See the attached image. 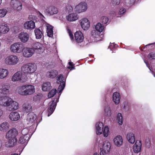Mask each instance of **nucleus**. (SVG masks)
Here are the masks:
<instances>
[{
  "label": "nucleus",
  "instance_id": "1",
  "mask_svg": "<svg viewBox=\"0 0 155 155\" xmlns=\"http://www.w3.org/2000/svg\"><path fill=\"white\" fill-rule=\"evenodd\" d=\"M18 134V131L14 128L9 130L6 132L5 138L8 140L5 144L6 147H13L16 145L17 141V136Z\"/></svg>",
  "mask_w": 155,
  "mask_h": 155
},
{
  "label": "nucleus",
  "instance_id": "2",
  "mask_svg": "<svg viewBox=\"0 0 155 155\" xmlns=\"http://www.w3.org/2000/svg\"><path fill=\"white\" fill-rule=\"evenodd\" d=\"M16 91L22 96L31 95L35 93V88L34 86L31 84L22 85L17 87Z\"/></svg>",
  "mask_w": 155,
  "mask_h": 155
},
{
  "label": "nucleus",
  "instance_id": "3",
  "mask_svg": "<svg viewBox=\"0 0 155 155\" xmlns=\"http://www.w3.org/2000/svg\"><path fill=\"white\" fill-rule=\"evenodd\" d=\"M28 78L27 74L19 71L16 72L13 75L11 78V80L14 82L20 81L24 83L27 81Z\"/></svg>",
  "mask_w": 155,
  "mask_h": 155
},
{
  "label": "nucleus",
  "instance_id": "4",
  "mask_svg": "<svg viewBox=\"0 0 155 155\" xmlns=\"http://www.w3.org/2000/svg\"><path fill=\"white\" fill-rule=\"evenodd\" d=\"M21 71L23 74L29 73L33 72L37 69L36 65L32 63H28L23 65L21 67Z\"/></svg>",
  "mask_w": 155,
  "mask_h": 155
},
{
  "label": "nucleus",
  "instance_id": "5",
  "mask_svg": "<svg viewBox=\"0 0 155 155\" xmlns=\"http://www.w3.org/2000/svg\"><path fill=\"white\" fill-rule=\"evenodd\" d=\"M19 61V59L16 55H10L7 56L5 59V63L9 65H15Z\"/></svg>",
  "mask_w": 155,
  "mask_h": 155
},
{
  "label": "nucleus",
  "instance_id": "6",
  "mask_svg": "<svg viewBox=\"0 0 155 155\" xmlns=\"http://www.w3.org/2000/svg\"><path fill=\"white\" fill-rule=\"evenodd\" d=\"M24 46L20 42H15L10 46V50L13 53H20L22 52Z\"/></svg>",
  "mask_w": 155,
  "mask_h": 155
},
{
  "label": "nucleus",
  "instance_id": "7",
  "mask_svg": "<svg viewBox=\"0 0 155 155\" xmlns=\"http://www.w3.org/2000/svg\"><path fill=\"white\" fill-rule=\"evenodd\" d=\"M87 9V5L84 2L79 3L74 8V11L77 13H81L86 12Z\"/></svg>",
  "mask_w": 155,
  "mask_h": 155
},
{
  "label": "nucleus",
  "instance_id": "8",
  "mask_svg": "<svg viewBox=\"0 0 155 155\" xmlns=\"http://www.w3.org/2000/svg\"><path fill=\"white\" fill-rule=\"evenodd\" d=\"M111 144L108 141H105L100 148V155H106L110 150Z\"/></svg>",
  "mask_w": 155,
  "mask_h": 155
},
{
  "label": "nucleus",
  "instance_id": "9",
  "mask_svg": "<svg viewBox=\"0 0 155 155\" xmlns=\"http://www.w3.org/2000/svg\"><path fill=\"white\" fill-rule=\"evenodd\" d=\"M11 7L14 10L21 11L22 9V5L21 2L18 0H12L10 2Z\"/></svg>",
  "mask_w": 155,
  "mask_h": 155
},
{
  "label": "nucleus",
  "instance_id": "10",
  "mask_svg": "<svg viewBox=\"0 0 155 155\" xmlns=\"http://www.w3.org/2000/svg\"><path fill=\"white\" fill-rule=\"evenodd\" d=\"M35 51L34 49L31 48L25 47L24 46L22 51V56L26 58L31 57L34 54Z\"/></svg>",
  "mask_w": 155,
  "mask_h": 155
},
{
  "label": "nucleus",
  "instance_id": "11",
  "mask_svg": "<svg viewBox=\"0 0 155 155\" xmlns=\"http://www.w3.org/2000/svg\"><path fill=\"white\" fill-rule=\"evenodd\" d=\"M19 107L18 103L11 98L7 108L9 111H13L18 110Z\"/></svg>",
  "mask_w": 155,
  "mask_h": 155
},
{
  "label": "nucleus",
  "instance_id": "12",
  "mask_svg": "<svg viewBox=\"0 0 155 155\" xmlns=\"http://www.w3.org/2000/svg\"><path fill=\"white\" fill-rule=\"evenodd\" d=\"M11 98L5 96L0 98V106L2 107H6L8 108Z\"/></svg>",
  "mask_w": 155,
  "mask_h": 155
},
{
  "label": "nucleus",
  "instance_id": "13",
  "mask_svg": "<svg viewBox=\"0 0 155 155\" xmlns=\"http://www.w3.org/2000/svg\"><path fill=\"white\" fill-rule=\"evenodd\" d=\"M80 23L82 28L84 30H88L90 27L89 21L86 18H83L80 20Z\"/></svg>",
  "mask_w": 155,
  "mask_h": 155
},
{
  "label": "nucleus",
  "instance_id": "14",
  "mask_svg": "<svg viewBox=\"0 0 155 155\" xmlns=\"http://www.w3.org/2000/svg\"><path fill=\"white\" fill-rule=\"evenodd\" d=\"M63 76L61 75H59L57 77V83H59L61 82L59 85L58 90V92L60 93L63 91L65 87V82L62 80Z\"/></svg>",
  "mask_w": 155,
  "mask_h": 155
},
{
  "label": "nucleus",
  "instance_id": "15",
  "mask_svg": "<svg viewBox=\"0 0 155 155\" xmlns=\"http://www.w3.org/2000/svg\"><path fill=\"white\" fill-rule=\"evenodd\" d=\"M58 101V100L57 99L56 102L54 101V100H53L49 103L48 104V117H49L53 113L55 109L56 105V102Z\"/></svg>",
  "mask_w": 155,
  "mask_h": 155
},
{
  "label": "nucleus",
  "instance_id": "16",
  "mask_svg": "<svg viewBox=\"0 0 155 155\" xmlns=\"http://www.w3.org/2000/svg\"><path fill=\"white\" fill-rule=\"evenodd\" d=\"M18 38L21 42L25 43L28 40L29 35L26 32H22L18 34Z\"/></svg>",
  "mask_w": 155,
  "mask_h": 155
},
{
  "label": "nucleus",
  "instance_id": "17",
  "mask_svg": "<svg viewBox=\"0 0 155 155\" xmlns=\"http://www.w3.org/2000/svg\"><path fill=\"white\" fill-rule=\"evenodd\" d=\"M113 141L115 145L117 147H120L123 143L122 137L119 135L115 136L113 139Z\"/></svg>",
  "mask_w": 155,
  "mask_h": 155
},
{
  "label": "nucleus",
  "instance_id": "18",
  "mask_svg": "<svg viewBox=\"0 0 155 155\" xmlns=\"http://www.w3.org/2000/svg\"><path fill=\"white\" fill-rule=\"evenodd\" d=\"M8 117L11 120L16 121L20 119V114L17 112H12L10 113Z\"/></svg>",
  "mask_w": 155,
  "mask_h": 155
},
{
  "label": "nucleus",
  "instance_id": "19",
  "mask_svg": "<svg viewBox=\"0 0 155 155\" xmlns=\"http://www.w3.org/2000/svg\"><path fill=\"white\" fill-rule=\"evenodd\" d=\"M142 144L140 140H137L134 145L133 149L134 152L135 153H138L141 151Z\"/></svg>",
  "mask_w": 155,
  "mask_h": 155
},
{
  "label": "nucleus",
  "instance_id": "20",
  "mask_svg": "<svg viewBox=\"0 0 155 155\" xmlns=\"http://www.w3.org/2000/svg\"><path fill=\"white\" fill-rule=\"evenodd\" d=\"M74 37L77 43H81L82 42L84 39L83 34L80 31H77L74 34Z\"/></svg>",
  "mask_w": 155,
  "mask_h": 155
},
{
  "label": "nucleus",
  "instance_id": "21",
  "mask_svg": "<svg viewBox=\"0 0 155 155\" xmlns=\"http://www.w3.org/2000/svg\"><path fill=\"white\" fill-rule=\"evenodd\" d=\"M66 18L68 21H74L78 19L79 16L76 13H72L67 15Z\"/></svg>",
  "mask_w": 155,
  "mask_h": 155
},
{
  "label": "nucleus",
  "instance_id": "22",
  "mask_svg": "<svg viewBox=\"0 0 155 155\" xmlns=\"http://www.w3.org/2000/svg\"><path fill=\"white\" fill-rule=\"evenodd\" d=\"M25 29L29 30L33 29L35 27V23L32 20L27 21L24 24Z\"/></svg>",
  "mask_w": 155,
  "mask_h": 155
},
{
  "label": "nucleus",
  "instance_id": "23",
  "mask_svg": "<svg viewBox=\"0 0 155 155\" xmlns=\"http://www.w3.org/2000/svg\"><path fill=\"white\" fill-rule=\"evenodd\" d=\"M58 74V71L56 70H51L46 73V76L48 78H54L56 77Z\"/></svg>",
  "mask_w": 155,
  "mask_h": 155
},
{
  "label": "nucleus",
  "instance_id": "24",
  "mask_svg": "<svg viewBox=\"0 0 155 155\" xmlns=\"http://www.w3.org/2000/svg\"><path fill=\"white\" fill-rule=\"evenodd\" d=\"M96 133L97 135H100L102 134L104 129V125L103 123L98 122L96 124Z\"/></svg>",
  "mask_w": 155,
  "mask_h": 155
},
{
  "label": "nucleus",
  "instance_id": "25",
  "mask_svg": "<svg viewBox=\"0 0 155 155\" xmlns=\"http://www.w3.org/2000/svg\"><path fill=\"white\" fill-rule=\"evenodd\" d=\"M9 74L8 69L3 68H0V79H2L6 78Z\"/></svg>",
  "mask_w": 155,
  "mask_h": 155
},
{
  "label": "nucleus",
  "instance_id": "26",
  "mask_svg": "<svg viewBox=\"0 0 155 155\" xmlns=\"http://www.w3.org/2000/svg\"><path fill=\"white\" fill-rule=\"evenodd\" d=\"M127 139L128 141L131 144L134 143L135 141V135L134 133L130 132L127 134Z\"/></svg>",
  "mask_w": 155,
  "mask_h": 155
},
{
  "label": "nucleus",
  "instance_id": "27",
  "mask_svg": "<svg viewBox=\"0 0 155 155\" xmlns=\"http://www.w3.org/2000/svg\"><path fill=\"white\" fill-rule=\"evenodd\" d=\"M10 127L9 123L4 122L0 124V130L2 132H5L8 130Z\"/></svg>",
  "mask_w": 155,
  "mask_h": 155
},
{
  "label": "nucleus",
  "instance_id": "28",
  "mask_svg": "<svg viewBox=\"0 0 155 155\" xmlns=\"http://www.w3.org/2000/svg\"><path fill=\"white\" fill-rule=\"evenodd\" d=\"M36 116L33 113H30L28 114L27 117L28 124H32L36 119Z\"/></svg>",
  "mask_w": 155,
  "mask_h": 155
},
{
  "label": "nucleus",
  "instance_id": "29",
  "mask_svg": "<svg viewBox=\"0 0 155 155\" xmlns=\"http://www.w3.org/2000/svg\"><path fill=\"white\" fill-rule=\"evenodd\" d=\"M0 31L2 34H6L9 31V28L7 24H5L0 26Z\"/></svg>",
  "mask_w": 155,
  "mask_h": 155
},
{
  "label": "nucleus",
  "instance_id": "30",
  "mask_svg": "<svg viewBox=\"0 0 155 155\" xmlns=\"http://www.w3.org/2000/svg\"><path fill=\"white\" fill-rule=\"evenodd\" d=\"M113 100L115 104H117L120 103V97L119 93L116 92H114L113 94Z\"/></svg>",
  "mask_w": 155,
  "mask_h": 155
},
{
  "label": "nucleus",
  "instance_id": "31",
  "mask_svg": "<svg viewBox=\"0 0 155 155\" xmlns=\"http://www.w3.org/2000/svg\"><path fill=\"white\" fill-rule=\"evenodd\" d=\"M47 12L51 15L57 14L58 12V8L53 6H51L48 8Z\"/></svg>",
  "mask_w": 155,
  "mask_h": 155
},
{
  "label": "nucleus",
  "instance_id": "32",
  "mask_svg": "<svg viewBox=\"0 0 155 155\" xmlns=\"http://www.w3.org/2000/svg\"><path fill=\"white\" fill-rule=\"evenodd\" d=\"M29 137L27 136H22L19 138L18 140V143L21 144H26L29 140Z\"/></svg>",
  "mask_w": 155,
  "mask_h": 155
},
{
  "label": "nucleus",
  "instance_id": "33",
  "mask_svg": "<svg viewBox=\"0 0 155 155\" xmlns=\"http://www.w3.org/2000/svg\"><path fill=\"white\" fill-rule=\"evenodd\" d=\"M47 32L48 36L52 37L53 36V27L47 24Z\"/></svg>",
  "mask_w": 155,
  "mask_h": 155
},
{
  "label": "nucleus",
  "instance_id": "34",
  "mask_svg": "<svg viewBox=\"0 0 155 155\" xmlns=\"http://www.w3.org/2000/svg\"><path fill=\"white\" fill-rule=\"evenodd\" d=\"M23 109L27 112L31 111L32 110V107L28 102L25 103L23 105Z\"/></svg>",
  "mask_w": 155,
  "mask_h": 155
},
{
  "label": "nucleus",
  "instance_id": "35",
  "mask_svg": "<svg viewBox=\"0 0 155 155\" xmlns=\"http://www.w3.org/2000/svg\"><path fill=\"white\" fill-rule=\"evenodd\" d=\"M36 38L37 39L41 38L43 35V33L38 28L35 29L34 31Z\"/></svg>",
  "mask_w": 155,
  "mask_h": 155
},
{
  "label": "nucleus",
  "instance_id": "36",
  "mask_svg": "<svg viewBox=\"0 0 155 155\" xmlns=\"http://www.w3.org/2000/svg\"><path fill=\"white\" fill-rule=\"evenodd\" d=\"M51 87L50 83L49 82H47L43 84L42 89L44 91H46L50 89Z\"/></svg>",
  "mask_w": 155,
  "mask_h": 155
},
{
  "label": "nucleus",
  "instance_id": "37",
  "mask_svg": "<svg viewBox=\"0 0 155 155\" xmlns=\"http://www.w3.org/2000/svg\"><path fill=\"white\" fill-rule=\"evenodd\" d=\"M95 28L97 31L101 32L104 29V27L101 23H98L96 25Z\"/></svg>",
  "mask_w": 155,
  "mask_h": 155
},
{
  "label": "nucleus",
  "instance_id": "38",
  "mask_svg": "<svg viewBox=\"0 0 155 155\" xmlns=\"http://www.w3.org/2000/svg\"><path fill=\"white\" fill-rule=\"evenodd\" d=\"M117 122L120 125H121L123 124V117L122 114L120 113H118L117 114Z\"/></svg>",
  "mask_w": 155,
  "mask_h": 155
},
{
  "label": "nucleus",
  "instance_id": "39",
  "mask_svg": "<svg viewBox=\"0 0 155 155\" xmlns=\"http://www.w3.org/2000/svg\"><path fill=\"white\" fill-rule=\"evenodd\" d=\"M34 49H39L43 50V45L39 42L35 43L33 45Z\"/></svg>",
  "mask_w": 155,
  "mask_h": 155
},
{
  "label": "nucleus",
  "instance_id": "40",
  "mask_svg": "<svg viewBox=\"0 0 155 155\" xmlns=\"http://www.w3.org/2000/svg\"><path fill=\"white\" fill-rule=\"evenodd\" d=\"M104 114L105 116L107 117H109L111 115L110 108L108 106H107L105 107L104 109Z\"/></svg>",
  "mask_w": 155,
  "mask_h": 155
},
{
  "label": "nucleus",
  "instance_id": "41",
  "mask_svg": "<svg viewBox=\"0 0 155 155\" xmlns=\"http://www.w3.org/2000/svg\"><path fill=\"white\" fill-rule=\"evenodd\" d=\"M109 133L110 131L109 127L107 126H105L102 132L104 136V137H107L108 136Z\"/></svg>",
  "mask_w": 155,
  "mask_h": 155
},
{
  "label": "nucleus",
  "instance_id": "42",
  "mask_svg": "<svg viewBox=\"0 0 155 155\" xmlns=\"http://www.w3.org/2000/svg\"><path fill=\"white\" fill-rule=\"evenodd\" d=\"M7 13V10L5 8L0 9V18H3L5 17Z\"/></svg>",
  "mask_w": 155,
  "mask_h": 155
},
{
  "label": "nucleus",
  "instance_id": "43",
  "mask_svg": "<svg viewBox=\"0 0 155 155\" xmlns=\"http://www.w3.org/2000/svg\"><path fill=\"white\" fill-rule=\"evenodd\" d=\"M100 21L103 24H107L108 22V18L107 16H102L101 18Z\"/></svg>",
  "mask_w": 155,
  "mask_h": 155
},
{
  "label": "nucleus",
  "instance_id": "44",
  "mask_svg": "<svg viewBox=\"0 0 155 155\" xmlns=\"http://www.w3.org/2000/svg\"><path fill=\"white\" fill-rule=\"evenodd\" d=\"M57 91L56 89H53L48 94V97L51 98L53 96L56 94Z\"/></svg>",
  "mask_w": 155,
  "mask_h": 155
},
{
  "label": "nucleus",
  "instance_id": "45",
  "mask_svg": "<svg viewBox=\"0 0 155 155\" xmlns=\"http://www.w3.org/2000/svg\"><path fill=\"white\" fill-rule=\"evenodd\" d=\"M72 7L71 5H66L65 10L67 12H71L72 11Z\"/></svg>",
  "mask_w": 155,
  "mask_h": 155
},
{
  "label": "nucleus",
  "instance_id": "46",
  "mask_svg": "<svg viewBox=\"0 0 155 155\" xmlns=\"http://www.w3.org/2000/svg\"><path fill=\"white\" fill-rule=\"evenodd\" d=\"M120 2V0H111V3L112 5L116 6L119 5Z\"/></svg>",
  "mask_w": 155,
  "mask_h": 155
},
{
  "label": "nucleus",
  "instance_id": "47",
  "mask_svg": "<svg viewBox=\"0 0 155 155\" xmlns=\"http://www.w3.org/2000/svg\"><path fill=\"white\" fill-rule=\"evenodd\" d=\"M148 58L149 59H155V52L150 53L148 55Z\"/></svg>",
  "mask_w": 155,
  "mask_h": 155
},
{
  "label": "nucleus",
  "instance_id": "48",
  "mask_svg": "<svg viewBox=\"0 0 155 155\" xmlns=\"http://www.w3.org/2000/svg\"><path fill=\"white\" fill-rule=\"evenodd\" d=\"M29 130L28 128H25L23 129L22 131V136H27V135L28 133Z\"/></svg>",
  "mask_w": 155,
  "mask_h": 155
},
{
  "label": "nucleus",
  "instance_id": "49",
  "mask_svg": "<svg viewBox=\"0 0 155 155\" xmlns=\"http://www.w3.org/2000/svg\"><path fill=\"white\" fill-rule=\"evenodd\" d=\"M91 35L94 37H95L97 38H98L99 36L98 33L95 30H93L91 32Z\"/></svg>",
  "mask_w": 155,
  "mask_h": 155
},
{
  "label": "nucleus",
  "instance_id": "50",
  "mask_svg": "<svg viewBox=\"0 0 155 155\" xmlns=\"http://www.w3.org/2000/svg\"><path fill=\"white\" fill-rule=\"evenodd\" d=\"M151 142L149 139H147L146 140V146L148 148H149L150 146Z\"/></svg>",
  "mask_w": 155,
  "mask_h": 155
},
{
  "label": "nucleus",
  "instance_id": "51",
  "mask_svg": "<svg viewBox=\"0 0 155 155\" xmlns=\"http://www.w3.org/2000/svg\"><path fill=\"white\" fill-rule=\"evenodd\" d=\"M68 64L71 66L68 67V69H70L71 70H72V69H74V65L73 64V63L71 62H68Z\"/></svg>",
  "mask_w": 155,
  "mask_h": 155
},
{
  "label": "nucleus",
  "instance_id": "52",
  "mask_svg": "<svg viewBox=\"0 0 155 155\" xmlns=\"http://www.w3.org/2000/svg\"><path fill=\"white\" fill-rule=\"evenodd\" d=\"M125 10L124 8H122L120 9L118 14L120 15H122L124 13Z\"/></svg>",
  "mask_w": 155,
  "mask_h": 155
},
{
  "label": "nucleus",
  "instance_id": "53",
  "mask_svg": "<svg viewBox=\"0 0 155 155\" xmlns=\"http://www.w3.org/2000/svg\"><path fill=\"white\" fill-rule=\"evenodd\" d=\"M135 0H125L126 3L131 5L133 4L135 2Z\"/></svg>",
  "mask_w": 155,
  "mask_h": 155
},
{
  "label": "nucleus",
  "instance_id": "54",
  "mask_svg": "<svg viewBox=\"0 0 155 155\" xmlns=\"http://www.w3.org/2000/svg\"><path fill=\"white\" fill-rule=\"evenodd\" d=\"M28 18L32 20H35L36 19H37L36 17L33 15H30L29 16Z\"/></svg>",
  "mask_w": 155,
  "mask_h": 155
},
{
  "label": "nucleus",
  "instance_id": "55",
  "mask_svg": "<svg viewBox=\"0 0 155 155\" xmlns=\"http://www.w3.org/2000/svg\"><path fill=\"white\" fill-rule=\"evenodd\" d=\"M68 33L71 39V40L73 39L74 38V37L72 32L70 31H68Z\"/></svg>",
  "mask_w": 155,
  "mask_h": 155
},
{
  "label": "nucleus",
  "instance_id": "56",
  "mask_svg": "<svg viewBox=\"0 0 155 155\" xmlns=\"http://www.w3.org/2000/svg\"><path fill=\"white\" fill-rule=\"evenodd\" d=\"M3 110L1 108H0V118L2 117L3 114Z\"/></svg>",
  "mask_w": 155,
  "mask_h": 155
},
{
  "label": "nucleus",
  "instance_id": "57",
  "mask_svg": "<svg viewBox=\"0 0 155 155\" xmlns=\"http://www.w3.org/2000/svg\"><path fill=\"white\" fill-rule=\"evenodd\" d=\"M39 16H40V18H41L43 19V18H44V16L40 12H39Z\"/></svg>",
  "mask_w": 155,
  "mask_h": 155
},
{
  "label": "nucleus",
  "instance_id": "58",
  "mask_svg": "<svg viewBox=\"0 0 155 155\" xmlns=\"http://www.w3.org/2000/svg\"><path fill=\"white\" fill-rule=\"evenodd\" d=\"M2 141L0 139V149L1 148L2 145Z\"/></svg>",
  "mask_w": 155,
  "mask_h": 155
},
{
  "label": "nucleus",
  "instance_id": "59",
  "mask_svg": "<svg viewBox=\"0 0 155 155\" xmlns=\"http://www.w3.org/2000/svg\"><path fill=\"white\" fill-rule=\"evenodd\" d=\"M2 58V53L0 52V60Z\"/></svg>",
  "mask_w": 155,
  "mask_h": 155
},
{
  "label": "nucleus",
  "instance_id": "60",
  "mask_svg": "<svg viewBox=\"0 0 155 155\" xmlns=\"http://www.w3.org/2000/svg\"><path fill=\"white\" fill-rule=\"evenodd\" d=\"M93 155H99V154L97 153H95Z\"/></svg>",
  "mask_w": 155,
  "mask_h": 155
},
{
  "label": "nucleus",
  "instance_id": "61",
  "mask_svg": "<svg viewBox=\"0 0 155 155\" xmlns=\"http://www.w3.org/2000/svg\"><path fill=\"white\" fill-rule=\"evenodd\" d=\"M2 2V0H0V5L1 4Z\"/></svg>",
  "mask_w": 155,
  "mask_h": 155
},
{
  "label": "nucleus",
  "instance_id": "62",
  "mask_svg": "<svg viewBox=\"0 0 155 155\" xmlns=\"http://www.w3.org/2000/svg\"><path fill=\"white\" fill-rule=\"evenodd\" d=\"M11 155H18L17 154L15 153L13 154H12Z\"/></svg>",
  "mask_w": 155,
  "mask_h": 155
},
{
  "label": "nucleus",
  "instance_id": "63",
  "mask_svg": "<svg viewBox=\"0 0 155 155\" xmlns=\"http://www.w3.org/2000/svg\"><path fill=\"white\" fill-rule=\"evenodd\" d=\"M145 62L146 64H147V66L148 67V65L147 64V63L145 61Z\"/></svg>",
  "mask_w": 155,
  "mask_h": 155
},
{
  "label": "nucleus",
  "instance_id": "64",
  "mask_svg": "<svg viewBox=\"0 0 155 155\" xmlns=\"http://www.w3.org/2000/svg\"><path fill=\"white\" fill-rule=\"evenodd\" d=\"M154 72L155 73V70H154Z\"/></svg>",
  "mask_w": 155,
  "mask_h": 155
}]
</instances>
